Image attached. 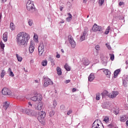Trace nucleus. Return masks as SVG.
I'll list each match as a JSON object with an SVG mask.
<instances>
[{"instance_id":"obj_1","label":"nucleus","mask_w":128,"mask_h":128,"mask_svg":"<svg viewBox=\"0 0 128 128\" xmlns=\"http://www.w3.org/2000/svg\"><path fill=\"white\" fill-rule=\"evenodd\" d=\"M30 35L25 32H20L17 34L16 37V42L18 46H26L30 40Z\"/></svg>"},{"instance_id":"obj_2","label":"nucleus","mask_w":128,"mask_h":128,"mask_svg":"<svg viewBox=\"0 0 128 128\" xmlns=\"http://www.w3.org/2000/svg\"><path fill=\"white\" fill-rule=\"evenodd\" d=\"M26 6L29 12H32V14H34V12H36V7H34V3H32V1H30V0H28L26 2Z\"/></svg>"},{"instance_id":"obj_3","label":"nucleus","mask_w":128,"mask_h":128,"mask_svg":"<svg viewBox=\"0 0 128 128\" xmlns=\"http://www.w3.org/2000/svg\"><path fill=\"white\" fill-rule=\"evenodd\" d=\"M118 94V92L116 91L112 92V94H108V91H104L102 93V96H108L110 98H114Z\"/></svg>"},{"instance_id":"obj_4","label":"nucleus","mask_w":128,"mask_h":128,"mask_svg":"<svg viewBox=\"0 0 128 128\" xmlns=\"http://www.w3.org/2000/svg\"><path fill=\"white\" fill-rule=\"evenodd\" d=\"M20 112H22L23 114H28L29 116L34 115V110L30 109L20 108Z\"/></svg>"},{"instance_id":"obj_5","label":"nucleus","mask_w":128,"mask_h":128,"mask_svg":"<svg viewBox=\"0 0 128 128\" xmlns=\"http://www.w3.org/2000/svg\"><path fill=\"white\" fill-rule=\"evenodd\" d=\"M46 118V112L40 111L38 112V120L40 122H42L44 120V118Z\"/></svg>"},{"instance_id":"obj_6","label":"nucleus","mask_w":128,"mask_h":128,"mask_svg":"<svg viewBox=\"0 0 128 128\" xmlns=\"http://www.w3.org/2000/svg\"><path fill=\"white\" fill-rule=\"evenodd\" d=\"M2 94L4 96H12V91L6 88H3L2 90Z\"/></svg>"},{"instance_id":"obj_7","label":"nucleus","mask_w":128,"mask_h":128,"mask_svg":"<svg viewBox=\"0 0 128 128\" xmlns=\"http://www.w3.org/2000/svg\"><path fill=\"white\" fill-rule=\"evenodd\" d=\"M44 88H46V86H48L50 84H52V80L50 79L48 77H44Z\"/></svg>"},{"instance_id":"obj_8","label":"nucleus","mask_w":128,"mask_h":128,"mask_svg":"<svg viewBox=\"0 0 128 128\" xmlns=\"http://www.w3.org/2000/svg\"><path fill=\"white\" fill-rule=\"evenodd\" d=\"M68 38L69 42L71 44L72 48H76V42H74V38H72V36L69 35L68 36Z\"/></svg>"},{"instance_id":"obj_9","label":"nucleus","mask_w":128,"mask_h":128,"mask_svg":"<svg viewBox=\"0 0 128 128\" xmlns=\"http://www.w3.org/2000/svg\"><path fill=\"white\" fill-rule=\"evenodd\" d=\"M88 28H86L84 30V32H82V34H81L80 37V40H81V42L86 40V36H88Z\"/></svg>"},{"instance_id":"obj_10","label":"nucleus","mask_w":128,"mask_h":128,"mask_svg":"<svg viewBox=\"0 0 128 128\" xmlns=\"http://www.w3.org/2000/svg\"><path fill=\"white\" fill-rule=\"evenodd\" d=\"M92 30H93V32H102V28L95 24L92 28Z\"/></svg>"},{"instance_id":"obj_11","label":"nucleus","mask_w":128,"mask_h":128,"mask_svg":"<svg viewBox=\"0 0 128 128\" xmlns=\"http://www.w3.org/2000/svg\"><path fill=\"white\" fill-rule=\"evenodd\" d=\"M100 58H101L102 64L103 66H106V64H108V58H106V56H104L102 54H100Z\"/></svg>"},{"instance_id":"obj_12","label":"nucleus","mask_w":128,"mask_h":128,"mask_svg":"<svg viewBox=\"0 0 128 128\" xmlns=\"http://www.w3.org/2000/svg\"><path fill=\"white\" fill-rule=\"evenodd\" d=\"M102 126V124L100 122V120H96L93 123L92 128H94L96 126H98H98Z\"/></svg>"},{"instance_id":"obj_13","label":"nucleus","mask_w":128,"mask_h":128,"mask_svg":"<svg viewBox=\"0 0 128 128\" xmlns=\"http://www.w3.org/2000/svg\"><path fill=\"white\" fill-rule=\"evenodd\" d=\"M44 44H40L38 48L39 56H42V54H44Z\"/></svg>"},{"instance_id":"obj_14","label":"nucleus","mask_w":128,"mask_h":128,"mask_svg":"<svg viewBox=\"0 0 128 128\" xmlns=\"http://www.w3.org/2000/svg\"><path fill=\"white\" fill-rule=\"evenodd\" d=\"M42 106H44V103L42 102H40L37 106L36 107V110H40L42 108Z\"/></svg>"},{"instance_id":"obj_15","label":"nucleus","mask_w":128,"mask_h":128,"mask_svg":"<svg viewBox=\"0 0 128 128\" xmlns=\"http://www.w3.org/2000/svg\"><path fill=\"white\" fill-rule=\"evenodd\" d=\"M104 72L107 78H110V71L108 69H104Z\"/></svg>"},{"instance_id":"obj_16","label":"nucleus","mask_w":128,"mask_h":128,"mask_svg":"<svg viewBox=\"0 0 128 128\" xmlns=\"http://www.w3.org/2000/svg\"><path fill=\"white\" fill-rule=\"evenodd\" d=\"M38 96H40V94H36L34 96L31 98V100H32L33 102L38 100H40Z\"/></svg>"},{"instance_id":"obj_17","label":"nucleus","mask_w":128,"mask_h":128,"mask_svg":"<svg viewBox=\"0 0 128 128\" xmlns=\"http://www.w3.org/2000/svg\"><path fill=\"white\" fill-rule=\"evenodd\" d=\"M126 120H128V116L126 115H122L120 117V121L122 122H124Z\"/></svg>"},{"instance_id":"obj_18","label":"nucleus","mask_w":128,"mask_h":128,"mask_svg":"<svg viewBox=\"0 0 128 128\" xmlns=\"http://www.w3.org/2000/svg\"><path fill=\"white\" fill-rule=\"evenodd\" d=\"M30 54H32L34 50V46L32 44H30L28 48Z\"/></svg>"},{"instance_id":"obj_19","label":"nucleus","mask_w":128,"mask_h":128,"mask_svg":"<svg viewBox=\"0 0 128 128\" xmlns=\"http://www.w3.org/2000/svg\"><path fill=\"white\" fill-rule=\"evenodd\" d=\"M8 106H10V104H8L7 102H4V103L3 110H6Z\"/></svg>"},{"instance_id":"obj_20","label":"nucleus","mask_w":128,"mask_h":128,"mask_svg":"<svg viewBox=\"0 0 128 128\" xmlns=\"http://www.w3.org/2000/svg\"><path fill=\"white\" fill-rule=\"evenodd\" d=\"M96 77L94 76V75L92 74H91L89 76H88V81L89 82H92L94 80V78Z\"/></svg>"},{"instance_id":"obj_21","label":"nucleus","mask_w":128,"mask_h":128,"mask_svg":"<svg viewBox=\"0 0 128 128\" xmlns=\"http://www.w3.org/2000/svg\"><path fill=\"white\" fill-rule=\"evenodd\" d=\"M3 40L4 42H8V32H4L3 34Z\"/></svg>"},{"instance_id":"obj_22","label":"nucleus","mask_w":128,"mask_h":128,"mask_svg":"<svg viewBox=\"0 0 128 128\" xmlns=\"http://www.w3.org/2000/svg\"><path fill=\"white\" fill-rule=\"evenodd\" d=\"M120 69H118L114 72V78H116V76H118V74H120Z\"/></svg>"},{"instance_id":"obj_23","label":"nucleus","mask_w":128,"mask_h":128,"mask_svg":"<svg viewBox=\"0 0 128 128\" xmlns=\"http://www.w3.org/2000/svg\"><path fill=\"white\" fill-rule=\"evenodd\" d=\"M56 70L58 72V76H62V68L60 67L56 68Z\"/></svg>"},{"instance_id":"obj_24","label":"nucleus","mask_w":128,"mask_h":128,"mask_svg":"<svg viewBox=\"0 0 128 128\" xmlns=\"http://www.w3.org/2000/svg\"><path fill=\"white\" fill-rule=\"evenodd\" d=\"M82 64L84 66H88L90 64V61L88 59H84L83 60Z\"/></svg>"},{"instance_id":"obj_25","label":"nucleus","mask_w":128,"mask_h":128,"mask_svg":"<svg viewBox=\"0 0 128 128\" xmlns=\"http://www.w3.org/2000/svg\"><path fill=\"white\" fill-rule=\"evenodd\" d=\"M60 108L62 112H66V108L64 106V105L60 106Z\"/></svg>"},{"instance_id":"obj_26","label":"nucleus","mask_w":128,"mask_h":128,"mask_svg":"<svg viewBox=\"0 0 128 128\" xmlns=\"http://www.w3.org/2000/svg\"><path fill=\"white\" fill-rule=\"evenodd\" d=\"M8 72H10L9 76H12V77L14 76V72H12L10 68H8Z\"/></svg>"},{"instance_id":"obj_27","label":"nucleus","mask_w":128,"mask_h":128,"mask_svg":"<svg viewBox=\"0 0 128 128\" xmlns=\"http://www.w3.org/2000/svg\"><path fill=\"white\" fill-rule=\"evenodd\" d=\"M102 108H108V102H105L102 105Z\"/></svg>"},{"instance_id":"obj_28","label":"nucleus","mask_w":128,"mask_h":128,"mask_svg":"<svg viewBox=\"0 0 128 128\" xmlns=\"http://www.w3.org/2000/svg\"><path fill=\"white\" fill-rule=\"evenodd\" d=\"M68 16L66 18V20H68V22H70L72 20V16L70 13H68Z\"/></svg>"},{"instance_id":"obj_29","label":"nucleus","mask_w":128,"mask_h":128,"mask_svg":"<svg viewBox=\"0 0 128 128\" xmlns=\"http://www.w3.org/2000/svg\"><path fill=\"white\" fill-rule=\"evenodd\" d=\"M10 28L12 30H16V26L14 24V23L11 22L10 24Z\"/></svg>"},{"instance_id":"obj_30","label":"nucleus","mask_w":128,"mask_h":128,"mask_svg":"<svg viewBox=\"0 0 128 128\" xmlns=\"http://www.w3.org/2000/svg\"><path fill=\"white\" fill-rule=\"evenodd\" d=\"M64 68L68 72H70V67L68 64H66L64 65Z\"/></svg>"},{"instance_id":"obj_31","label":"nucleus","mask_w":128,"mask_h":128,"mask_svg":"<svg viewBox=\"0 0 128 128\" xmlns=\"http://www.w3.org/2000/svg\"><path fill=\"white\" fill-rule=\"evenodd\" d=\"M6 70H2V72L0 74V77L2 78H4V76H6Z\"/></svg>"},{"instance_id":"obj_32","label":"nucleus","mask_w":128,"mask_h":128,"mask_svg":"<svg viewBox=\"0 0 128 128\" xmlns=\"http://www.w3.org/2000/svg\"><path fill=\"white\" fill-rule=\"evenodd\" d=\"M56 114V112L54 110L50 111L49 112V116L52 118V116H54V114Z\"/></svg>"},{"instance_id":"obj_33","label":"nucleus","mask_w":128,"mask_h":128,"mask_svg":"<svg viewBox=\"0 0 128 128\" xmlns=\"http://www.w3.org/2000/svg\"><path fill=\"white\" fill-rule=\"evenodd\" d=\"M122 82V84H124V86L126 88V86H128V80H123Z\"/></svg>"},{"instance_id":"obj_34","label":"nucleus","mask_w":128,"mask_h":128,"mask_svg":"<svg viewBox=\"0 0 128 128\" xmlns=\"http://www.w3.org/2000/svg\"><path fill=\"white\" fill-rule=\"evenodd\" d=\"M110 26H108L106 30H105L104 34H108L110 32Z\"/></svg>"},{"instance_id":"obj_35","label":"nucleus","mask_w":128,"mask_h":128,"mask_svg":"<svg viewBox=\"0 0 128 128\" xmlns=\"http://www.w3.org/2000/svg\"><path fill=\"white\" fill-rule=\"evenodd\" d=\"M16 56L18 58V62H22V58L18 55V54H16Z\"/></svg>"},{"instance_id":"obj_36","label":"nucleus","mask_w":128,"mask_h":128,"mask_svg":"<svg viewBox=\"0 0 128 128\" xmlns=\"http://www.w3.org/2000/svg\"><path fill=\"white\" fill-rule=\"evenodd\" d=\"M28 24L30 26H32L34 24V22H32V20L29 19L28 20Z\"/></svg>"},{"instance_id":"obj_37","label":"nucleus","mask_w":128,"mask_h":128,"mask_svg":"<svg viewBox=\"0 0 128 128\" xmlns=\"http://www.w3.org/2000/svg\"><path fill=\"white\" fill-rule=\"evenodd\" d=\"M34 40L36 41V42H38V37L36 35H34Z\"/></svg>"},{"instance_id":"obj_38","label":"nucleus","mask_w":128,"mask_h":128,"mask_svg":"<svg viewBox=\"0 0 128 128\" xmlns=\"http://www.w3.org/2000/svg\"><path fill=\"white\" fill-rule=\"evenodd\" d=\"M104 2V0H99L98 4L100 6H102Z\"/></svg>"},{"instance_id":"obj_39","label":"nucleus","mask_w":128,"mask_h":128,"mask_svg":"<svg viewBox=\"0 0 128 128\" xmlns=\"http://www.w3.org/2000/svg\"><path fill=\"white\" fill-rule=\"evenodd\" d=\"M109 121H110V119L108 116H106L104 118V122H108Z\"/></svg>"},{"instance_id":"obj_40","label":"nucleus","mask_w":128,"mask_h":128,"mask_svg":"<svg viewBox=\"0 0 128 128\" xmlns=\"http://www.w3.org/2000/svg\"><path fill=\"white\" fill-rule=\"evenodd\" d=\"M42 64L43 66H46L48 64V62L46 60L43 61L42 63Z\"/></svg>"},{"instance_id":"obj_41","label":"nucleus","mask_w":128,"mask_h":128,"mask_svg":"<svg viewBox=\"0 0 128 128\" xmlns=\"http://www.w3.org/2000/svg\"><path fill=\"white\" fill-rule=\"evenodd\" d=\"M0 44L1 48H2V50H4V44L2 42H0Z\"/></svg>"},{"instance_id":"obj_42","label":"nucleus","mask_w":128,"mask_h":128,"mask_svg":"<svg viewBox=\"0 0 128 128\" xmlns=\"http://www.w3.org/2000/svg\"><path fill=\"white\" fill-rule=\"evenodd\" d=\"M110 59L111 60H114V54H110Z\"/></svg>"},{"instance_id":"obj_43","label":"nucleus","mask_w":128,"mask_h":128,"mask_svg":"<svg viewBox=\"0 0 128 128\" xmlns=\"http://www.w3.org/2000/svg\"><path fill=\"white\" fill-rule=\"evenodd\" d=\"M118 6H124V2H119Z\"/></svg>"},{"instance_id":"obj_44","label":"nucleus","mask_w":128,"mask_h":128,"mask_svg":"<svg viewBox=\"0 0 128 128\" xmlns=\"http://www.w3.org/2000/svg\"><path fill=\"white\" fill-rule=\"evenodd\" d=\"M57 104H56V101L54 100V102H53V106H54L53 108H56V105H57Z\"/></svg>"},{"instance_id":"obj_45","label":"nucleus","mask_w":128,"mask_h":128,"mask_svg":"<svg viewBox=\"0 0 128 128\" xmlns=\"http://www.w3.org/2000/svg\"><path fill=\"white\" fill-rule=\"evenodd\" d=\"M48 60L51 62H54V59H52V58L51 56H48Z\"/></svg>"},{"instance_id":"obj_46","label":"nucleus","mask_w":128,"mask_h":128,"mask_svg":"<svg viewBox=\"0 0 128 128\" xmlns=\"http://www.w3.org/2000/svg\"><path fill=\"white\" fill-rule=\"evenodd\" d=\"M72 112V110L70 109V110L68 111L67 112L68 116H70Z\"/></svg>"},{"instance_id":"obj_47","label":"nucleus","mask_w":128,"mask_h":128,"mask_svg":"<svg viewBox=\"0 0 128 128\" xmlns=\"http://www.w3.org/2000/svg\"><path fill=\"white\" fill-rule=\"evenodd\" d=\"M95 48L96 50H100V46L97 45L96 46Z\"/></svg>"},{"instance_id":"obj_48","label":"nucleus","mask_w":128,"mask_h":128,"mask_svg":"<svg viewBox=\"0 0 128 128\" xmlns=\"http://www.w3.org/2000/svg\"><path fill=\"white\" fill-rule=\"evenodd\" d=\"M100 96L98 94L96 95V100H100Z\"/></svg>"},{"instance_id":"obj_49","label":"nucleus","mask_w":128,"mask_h":128,"mask_svg":"<svg viewBox=\"0 0 128 128\" xmlns=\"http://www.w3.org/2000/svg\"><path fill=\"white\" fill-rule=\"evenodd\" d=\"M92 128H104V125L102 124V126H96V127H92Z\"/></svg>"},{"instance_id":"obj_50","label":"nucleus","mask_w":128,"mask_h":128,"mask_svg":"<svg viewBox=\"0 0 128 128\" xmlns=\"http://www.w3.org/2000/svg\"><path fill=\"white\" fill-rule=\"evenodd\" d=\"M106 44V46L107 47L108 49L110 50V48H111L110 46V44Z\"/></svg>"},{"instance_id":"obj_51","label":"nucleus","mask_w":128,"mask_h":128,"mask_svg":"<svg viewBox=\"0 0 128 128\" xmlns=\"http://www.w3.org/2000/svg\"><path fill=\"white\" fill-rule=\"evenodd\" d=\"M70 82V80H66V81H64L65 84H68V82Z\"/></svg>"},{"instance_id":"obj_52","label":"nucleus","mask_w":128,"mask_h":128,"mask_svg":"<svg viewBox=\"0 0 128 128\" xmlns=\"http://www.w3.org/2000/svg\"><path fill=\"white\" fill-rule=\"evenodd\" d=\"M56 58H60V54H57L56 55Z\"/></svg>"},{"instance_id":"obj_53","label":"nucleus","mask_w":128,"mask_h":128,"mask_svg":"<svg viewBox=\"0 0 128 128\" xmlns=\"http://www.w3.org/2000/svg\"><path fill=\"white\" fill-rule=\"evenodd\" d=\"M64 8V7L60 6V12H62V9Z\"/></svg>"},{"instance_id":"obj_54","label":"nucleus","mask_w":128,"mask_h":128,"mask_svg":"<svg viewBox=\"0 0 128 128\" xmlns=\"http://www.w3.org/2000/svg\"><path fill=\"white\" fill-rule=\"evenodd\" d=\"M72 92H76V88H74L72 90Z\"/></svg>"},{"instance_id":"obj_55","label":"nucleus","mask_w":128,"mask_h":128,"mask_svg":"<svg viewBox=\"0 0 128 128\" xmlns=\"http://www.w3.org/2000/svg\"><path fill=\"white\" fill-rule=\"evenodd\" d=\"M28 105L32 108V102H28Z\"/></svg>"},{"instance_id":"obj_56","label":"nucleus","mask_w":128,"mask_h":128,"mask_svg":"<svg viewBox=\"0 0 128 128\" xmlns=\"http://www.w3.org/2000/svg\"><path fill=\"white\" fill-rule=\"evenodd\" d=\"M126 126H128V120L126 121Z\"/></svg>"},{"instance_id":"obj_57","label":"nucleus","mask_w":128,"mask_h":128,"mask_svg":"<svg viewBox=\"0 0 128 128\" xmlns=\"http://www.w3.org/2000/svg\"><path fill=\"white\" fill-rule=\"evenodd\" d=\"M86 2H88V0H83V2H84L85 4L86 3Z\"/></svg>"},{"instance_id":"obj_58","label":"nucleus","mask_w":128,"mask_h":128,"mask_svg":"<svg viewBox=\"0 0 128 128\" xmlns=\"http://www.w3.org/2000/svg\"><path fill=\"white\" fill-rule=\"evenodd\" d=\"M30 44H32L34 46V42L33 41L30 42Z\"/></svg>"},{"instance_id":"obj_59","label":"nucleus","mask_w":128,"mask_h":128,"mask_svg":"<svg viewBox=\"0 0 128 128\" xmlns=\"http://www.w3.org/2000/svg\"><path fill=\"white\" fill-rule=\"evenodd\" d=\"M7 0H2V2H6Z\"/></svg>"},{"instance_id":"obj_60","label":"nucleus","mask_w":128,"mask_h":128,"mask_svg":"<svg viewBox=\"0 0 128 128\" xmlns=\"http://www.w3.org/2000/svg\"><path fill=\"white\" fill-rule=\"evenodd\" d=\"M61 52H62V54H64V51L63 49L61 50Z\"/></svg>"},{"instance_id":"obj_61","label":"nucleus","mask_w":128,"mask_h":128,"mask_svg":"<svg viewBox=\"0 0 128 128\" xmlns=\"http://www.w3.org/2000/svg\"><path fill=\"white\" fill-rule=\"evenodd\" d=\"M2 20V14H0V20Z\"/></svg>"},{"instance_id":"obj_62","label":"nucleus","mask_w":128,"mask_h":128,"mask_svg":"<svg viewBox=\"0 0 128 128\" xmlns=\"http://www.w3.org/2000/svg\"><path fill=\"white\" fill-rule=\"evenodd\" d=\"M126 64H128V61L126 62Z\"/></svg>"},{"instance_id":"obj_63","label":"nucleus","mask_w":128,"mask_h":128,"mask_svg":"<svg viewBox=\"0 0 128 128\" xmlns=\"http://www.w3.org/2000/svg\"><path fill=\"white\" fill-rule=\"evenodd\" d=\"M35 82H38V80H36Z\"/></svg>"},{"instance_id":"obj_64","label":"nucleus","mask_w":128,"mask_h":128,"mask_svg":"<svg viewBox=\"0 0 128 128\" xmlns=\"http://www.w3.org/2000/svg\"><path fill=\"white\" fill-rule=\"evenodd\" d=\"M87 18H88V15L87 16Z\"/></svg>"}]
</instances>
